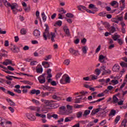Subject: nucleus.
Segmentation results:
<instances>
[{
    "instance_id": "f257e3e1",
    "label": "nucleus",
    "mask_w": 127,
    "mask_h": 127,
    "mask_svg": "<svg viewBox=\"0 0 127 127\" xmlns=\"http://www.w3.org/2000/svg\"><path fill=\"white\" fill-rule=\"evenodd\" d=\"M2 3H4V5L6 7L8 6L11 7V9L14 14H16L18 11H22V9L16 3L10 4L6 0H0V6H2Z\"/></svg>"
},
{
    "instance_id": "f03ea898",
    "label": "nucleus",
    "mask_w": 127,
    "mask_h": 127,
    "mask_svg": "<svg viewBox=\"0 0 127 127\" xmlns=\"http://www.w3.org/2000/svg\"><path fill=\"white\" fill-rule=\"evenodd\" d=\"M43 37L45 40H47V37H51L52 42H55L54 38L56 37V35H55V33L53 32H51V33H50L49 31H48V27H47L44 32Z\"/></svg>"
},
{
    "instance_id": "7ed1b4c3",
    "label": "nucleus",
    "mask_w": 127,
    "mask_h": 127,
    "mask_svg": "<svg viewBox=\"0 0 127 127\" xmlns=\"http://www.w3.org/2000/svg\"><path fill=\"white\" fill-rule=\"evenodd\" d=\"M41 101L42 103L45 104L46 109H51V107L53 106L52 104L53 101H49L43 99H41Z\"/></svg>"
},
{
    "instance_id": "20e7f679",
    "label": "nucleus",
    "mask_w": 127,
    "mask_h": 127,
    "mask_svg": "<svg viewBox=\"0 0 127 127\" xmlns=\"http://www.w3.org/2000/svg\"><path fill=\"white\" fill-rule=\"evenodd\" d=\"M61 84H65V83H70V77L67 74L63 76L62 79L60 81Z\"/></svg>"
},
{
    "instance_id": "39448f33",
    "label": "nucleus",
    "mask_w": 127,
    "mask_h": 127,
    "mask_svg": "<svg viewBox=\"0 0 127 127\" xmlns=\"http://www.w3.org/2000/svg\"><path fill=\"white\" fill-rule=\"evenodd\" d=\"M12 123L10 121L6 120V119L3 120V121L0 123L1 127H4V125H12Z\"/></svg>"
},
{
    "instance_id": "423d86ee",
    "label": "nucleus",
    "mask_w": 127,
    "mask_h": 127,
    "mask_svg": "<svg viewBox=\"0 0 127 127\" xmlns=\"http://www.w3.org/2000/svg\"><path fill=\"white\" fill-rule=\"evenodd\" d=\"M69 51L71 54H72V55H74V56H77L78 55V54L79 53V51L75 50L72 48H70L69 49Z\"/></svg>"
},
{
    "instance_id": "0eeeda50",
    "label": "nucleus",
    "mask_w": 127,
    "mask_h": 127,
    "mask_svg": "<svg viewBox=\"0 0 127 127\" xmlns=\"http://www.w3.org/2000/svg\"><path fill=\"white\" fill-rule=\"evenodd\" d=\"M124 19L123 17H118L117 18H114L112 19L113 22H115V23H119V21H122Z\"/></svg>"
},
{
    "instance_id": "6e6552de",
    "label": "nucleus",
    "mask_w": 127,
    "mask_h": 127,
    "mask_svg": "<svg viewBox=\"0 0 127 127\" xmlns=\"http://www.w3.org/2000/svg\"><path fill=\"white\" fill-rule=\"evenodd\" d=\"M27 117L28 119V120H30V121H34L36 120L35 116H34L33 115L30 114V113H28L27 114Z\"/></svg>"
},
{
    "instance_id": "1a4fd4ad",
    "label": "nucleus",
    "mask_w": 127,
    "mask_h": 127,
    "mask_svg": "<svg viewBox=\"0 0 127 127\" xmlns=\"http://www.w3.org/2000/svg\"><path fill=\"white\" fill-rule=\"evenodd\" d=\"M110 4L111 6H113V7H115V8L119 7V2L116 0L112 1L110 3Z\"/></svg>"
},
{
    "instance_id": "9d476101",
    "label": "nucleus",
    "mask_w": 127,
    "mask_h": 127,
    "mask_svg": "<svg viewBox=\"0 0 127 127\" xmlns=\"http://www.w3.org/2000/svg\"><path fill=\"white\" fill-rule=\"evenodd\" d=\"M30 110L31 111H36L38 113H40V108L38 107L30 106L29 107Z\"/></svg>"
},
{
    "instance_id": "9b49d317",
    "label": "nucleus",
    "mask_w": 127,
    "mask_h": 127,
    "mask_svg": "<svg viewBox=\"0 0 127 127\" xmlns=\"http://www.w3.org/2000/svg\"><path fill=\"white\" fill-rule=\"evenodd\" d=\"M112 70L114 72H119L120 71V65L119 64H115L113 66Z\"/></svg>"
},
{
    "instance_id": "f8f14e48",
    "label": "nucleus",
    "mask_w": 127,
    "mask_h": 127,
    "mask_svg": "<svg viewBox=\"0 0 127 127\" xmlns=\"http://www.w3.org/2000/svg\"><path fill=\"white\" fill-rule=\"evenodd\" d=\"M34 35L36 38H38L40 36V31L38 29L34 31Z\"/></svg>"
},
{
    "instance_id": "ddd939ff",
    "label": "nucleus",
    "mask_w": 127,
    "mask_h": 127,
    "mask_svg": "<svg viewBox=\"0 0 127 127\" xmlns=\"http://www.w3.org/2000/svg\"><path fill=\"white\" fill-rule=\"evenodd\" d=\"M11 64H12V61L10 60L6 59L4 62H3V65H5V66L10 65Z\"/></svg>"
},
{
    "instance_id": "4468645a",
    "label": "nucleus",
    "mask_w": 127,
    "mask_h": 127,
    "mask_svg": "<svg viewBox=\"0 0 127 127\" xmlns=\"http://www.w3.org/2000/svg\"><path fill=\"white\" fill-rule=\"evenodd\" d=\"M50 63L48 62H43L42 63V65L44 67V68H49L50 67Z\"/></svg>"
},
{
    "instance_id": "2eb2a0df",
    "label": "nucleus",
    "mask_w": 127,
    "mask_h": 127,
    "mask_svg": "<svg viewBox=\"0 0 127 127\" xmlns=\"http://www.w3.org/2000/svg\"><path fill=\"white\" fill-rule=\"evenodd\" d=\"M6 101L10 106H12L13 107H15V106H16L15 103L13 102V101H12L10 99H7Z\"/></svg>"
},
{
    "instance_id": "dca6fc26",
    "label": "nucleus",
    "mask_w": 127,
    "mask_h": 127,
    "mask_svg": "<svg viewBox=\"0 0 127 127\" xmlns=\"http://www.w3.org/2000/svg\"><path fill=\"white\" fill-rule=\"evenodd\" d=\"M36 72L37 73H39L40 74H41V73L43 72V68L41 65H39V67L36 68Z\"/></svg>"
},
{
    "instance_id": "f3484780",
    "label": "nucleus",
    "mask_w": 127,
    "mask_h": 127,
    "mask_svg": "<svg viewBox=\"0 0 127 127\" xmlns=\"http://www.w3.org/2000/svg\"><path fill=\"white\" fill-rule=\"evenodd\" d=\"M106 58L105 56H104L103 55H101L99 57V62L101 63H104L105 62V59Z\"/></svg>"
},
{
    "instance_id": "a211bd4d",
    "label": "nucleus",
    "mask_w": 127,
    "mask_h": 127,
    "mask_svg": "<svg viewBox=\"0 0 127 127\" xmlns=\"http://www.w3.org/2000/svg\"><path fill=\"white\" fill-rule=\"evenodd\" d=\"M38 80L41 84H44V82L46 81L45 77H41L40 76H39V77H38Z\"/></svg>"
},
{
    "instance_id": "6ab92c4d",
    "label": "nucleus",
    "mask_w": 127,
    "mask_h": 127,
    "mask_svg": "<svg viewBox=\"0 0 127 127\" xmlns=\"http://www.w3.org/2000/svg\"><path fill=\"white\" fill-rule=\"evenodd\" d=\"M66 108L68 110L67 114H72V109H73V107L71 106H70L69 105H66Z\"/></svg>"
},
{
    "instance_id": "aec40b11",
    "label": "nucleus",
    "mask_w": 127,
    "mask_h": 127,
    "mask_svg": "<svg viewBox=\"0 0 127 127\" xmlns=\"http://www.w3.org/2000/svg\"><path fill=\"white\" fill-rule=\"evenodd\" d=\"M64 30L65 34H66V35H69L70 34V30L68 29V27L67 26L64 27Z\"/></svg>"
},
{
    "instance_id": "412c9836",
    "label": "nucleus",
    "mask_w": 127,
    "mask_h": 127,
    "mask_svg": "<svg viewBox=\"0 0 127 127\" xmlns=\"http://www.w3.org/2000/svg\"><path fill=\"white\" fill-rule=\"evenodd\" d=\"M88 48L87 46H83L82 48V51L83 54H87V52L88 51Z\"/></svg>"
},
{
    "instance_id": "4be33fe9",
    "label": "nucleus",
    "mask_w": 127,
    "mask_h": 127,
    "mask_svg": "<svg viewBox=\"0 0 127 127\" xmlns=\"http://www.w3.org/2000/svg\"><path fill=\"white\" fill-rule=\"evenodd\" d=\"M78 9L81 11H83L84 10H86L87 8L85 6L80 5L79 6H78Z\"/></svg>"
},
{
    "instance_id": "5701e85b",
    "label": "nucleus",
    "mask_w": 127,
    "mask_h": 127,
    "mask_svg": "<svg viewBox=\"0 0 127 127\" xmlns=\"http://www.w3.org/2000/svg\"><path fill=\"white\" fill-rule=\"evenodd\" d=\"M20 33L22 35H25L27 33V30L25 28H22L20 30Z\"/></svg>"
},
{
    "instance_id": "b1692460",
    "label": "nucleus",
    "mask_w": 127,
    "mask_h": 127,
    "mask_svg": "<svg viewBox=\"0 0 127 127\" xmlns=\"http://www.w3.org/2000/svg\"><path fill=\"white\" fill-rule=\"evenodd\" d=\"M116 110H112L109 115V117H114V116H116Z\"/></svg>"
},
{
    "instance_id": "393cba45",
    "label": "nucleus",
    "mask_w": 127,
    "mask_h": 127,
    "mask_svg": "<svg viewBox=\"0 0 127 127\" xmlns=\"http://www.w3.org/2000/svg\"><path fill=\"white\" fill-rule=\"evenodd\" d=\"M113 100L114 104H117V103H119V98L116 96H113Z\"/></svg>"
},
{
    "instance_id": "a878e982",
    "label": "nucleus",
    "mask_w": 127,
    "mask_h": 127,
    "mask_svg": "<svg viewBox=\"0 0 127 127\" xmlns=\"http://www.w3.org/2000/svg\"><path fill=\"white\" fill-rule=\"evenodd\" d=\"M82 116H83V112L81 111H79L76 113V117L78 119H80V118H82Z\"/></svg>"
},
{
    "instance_id": "bb28decb",
    "label": "nucleus",
    "mask_w": 127,
    "mask_h": 127,
    "mask_svg": "<svg viewBox=\"0 0 127 127\" xmlns=\"http://www.w3.org/2000/svg\"><path fill=\"white\" fill-rule=\"evenodd\" d=\"M110 33H114L116 31V27L114 26H112L110 28Z\"/></svg>"
},
{
    "instance_id": "cd10ccee",
    "label": "nucleus",
    "mask_w": 127,
    "mask_h": 127,
    "mask_svg": "<svg viewBox=\"0 0 127 127\" xmlns=\"http://www.w3.org/2000/svg\"><path fill=\"white\" fill-rule=\"evenodd\" d=\"M127 119H124L122 121L121 125L122 127H127Z\"/></svg>"
},
{
    "instance_id": "c85d7f7f",
    "label": "nucleus",
    "mask_w": 127,
    "mask_h": 127,
    "mask_svg": "<svg viewBox=\"0 0 127 127\" xmlns=\"http://www.w3.org/2000/svg\"><path fill=\"white\" fill-rule=\"evenodd\" d=\"M120 65L123 68H127V63L122 62L120 63Z\"/></svg>"
},
{
    "instance_id": "c756f323",
    "label": "nucleus",
    "mask_w": 127,
    "mask_h": 127,
    "mask_svg": "<svg viewBox=\"0 0 127 127\" xmlns=\"http://www.w3.org/2000/svg\"><path fill=\"white\" fill-rule=\"evenodd\" d=\"M41 15L43 18V21H46V18H47V17H46V15H45V13H44V12H42Z\"/></svg>"
},
{
    "instance_id": "7c9ffc66",
    "label": "nucleus",
    "mask_w": 127,
    "mask_h": 127,
    "mask_svg": "<svg viewBox=\"0 0 127 127\" xmlns=\"http://www.w3.org/2000/svg\"><path fill=\"white\" fill-rule=\"evenodd\" d=\"M6 94H8V95H10V96H12V97H13L15 94L13 93V92L9 91V90H7L5 91Z\"/></svg>"
},
{
    "instance_id": "2f4dec72",
    "label": "nucleus",
    "mask_w": 127,
    "mask_h": 127,
    "mask_svg": "<svg viewBox=\"0 0 127 127\" xmlns=\"http://www.w3.org/2000/svg\"><path fill=\"white\" fill-rule=\"evenodd\" d=\"M32 102L34 103V104H35L37 106H39V105H40L39 101L38 100H36V99H32Z\"/></svg>"
},
{
    "instance_id": "473e14b6",
    "label": "nucleus",
    "mask_w": 127,
    "mask_h": 127,
    "mask_svg": "<svg viewBox=\"0 0 127 127\" xmlns=\"http://www.w3.org/2000/svg\"><path fill=\"white\" fill-rule=\"evenodd\" d=\"M90 112H91V111L90 110H85L83 114V117H86V116H88Z\"/></svg>"
},
{
    "instance_id": "72a5a7b5",
    "label": "nucleus",
    "mask_w": 127,
    "mask_h": 127,
    "mask_svg": "<svg viewBox=\"0 0 127 127\" xmlns=\"http://www.w3.org/2000/svg\"><path fill=\"white\" fill-rule=\"evenodd\" d=\"M73 107H74V108H75V109H81V108L83 107V105H82L74 104Z\"/></svg>"
},
{
    "instance_id": "f704fd0d",
    "label": "nucleus",
    "mask_w": 127,
    "mask_h": 127,
    "mask_svg": "<svg viewBox=\"0 0 127 127\" xmlns=\"http://www.w3.org/2000/svg\"><path fill=\"white\" fill-rule=\"evenodd\" d=\"M56 25H58L59 26H61L62 25V21L58 20V21H57L55 24V26H56Z\"/></svg>"
},
{
    "instance_id": "c9c22d12",
    "label": "nucleus",
    "mask_w": 127,
    "mask_h": 127,
    "mask_svg": "<svg viewBox=\"0 0 127 127\" xmlns=\"http://www.w3.org/2000/svg\"><path fill=\"white\" fill-rule=\"evenodd\" d=\"M99 16H107V12L103 11L99 13Z\"/></svg>"
},
{
    "instance_id": "e433bc0d",
    "label": "nucleus",
    "mask_w": 127,
    "mask_h": 127,
    "mask_svg": "<svg viewBox=\"0 0 127 127\" xmlns=\"http://www.w3.org/2000/svg\"><path fill=\"white\" fill-rule=\"evenodd\" d=\"M120 120H121V116H117L115 119V124H118L119 123Z\"/></svg>"
},
{
    "instance_id": "4c0bfd02",
    "label": "nucleus",
    "mask_w": 127,
    "mask_h": 127,
    "mask_svg": "<svg viewBox=\"0 0 127 127\" xmlns=\"http://www.w3.org/2000/svg\"><path fill=\"white\" fill-rule=\"evenodd\" d=\"M106 74H111V70H110V69L104 70L103 72V75H106Z\"/></svg>"
},
{
    "instance_id": "58836bf2",
    "label": "nucleus",
    "mask_w": 127,
    "mask_h": 127,
    "mask_svg": "<svg viewBox=\"0 0 127 127\" xmlns=\"http://www.w3.org/2000/svg\"><path fill=\"white\" fill-rule=\"evenodd\" d=\"M107 124V120H104L100 123H99V126H105Z\"/></svg>"
},
{
    "instance_id": "ea45409f",
    "label": "nucleus",
    "mask_w": 127,
    "mask_h": 127,
    "mask_svg": "<svg viewBox=\"0 0 127 127\" xmlns=\"http://www.w3.org/2000/svg\"><path fill=\"white\" fill-rule=\"evenodd\" d=\"M17 49H18V48H16L15 46H14V47L11 49V50L12 51V52L15 53L17 52Z\"/></svg>"
},
{
    "instance_id": "a19ab883",
    "label": "nucleus",
    "mask_w": 127,
    "mask_h": 127,
    "mask_svg": "<svg viewBox=\"0 0 127 127\" xmlns=\"http://www.w3.org/2000/svg\"><path fill=\"white\" fill-rule=\"evenodd\" d=\"M112 38L115 40V41H116V40H118V38H120V35H115L113 36Z\"/></svg>"
},
{
    "instance_id": "79ce46f5",
    "label": "nucleus",
    "mask_w": 127,
    "mask_h": 127,
    "mask_svg": "<svg viewBox=\"0 0 127 127\" xmlns=\"http://www.w3.org/2000/svg\"><path fill=\"white\" fill-rule=\"evenodd\" d=\"M81 100H83V98L76 99L75 101V104H80Z\"/></svg>"
},
{
    "instance_id": "37998d69",
    "label": "nucleus",
    "mask_w": 127,
    "mask_h": 127,
    "mask_svg": "<svg viewBox=\"0 0 127 127\" xmlns=\"http://www.w3.org/2000/svg\"><path fill=\"white\" fill-rule=\"evenodd\" d=\"M90 78H91L92 80H97V79H98V76L95 75H91L90 76Z\"/></svg>"
},
{
    "instance_id": "c03bdc74",
    "label": "nucleus",
    "mask_w": 127,
    "mask_h": 127,
    "mask_svg": "<svg viewBox=\"0 0 127 127\" xmlns=\"http://www.w3.org/2000/svg\"><path fill=\"white\" fill-rule=\"evenodd\" d=\"M53 99H54V100H57L58 101H60V100L61 99L60 97H58L55 95H53Z\"/></svg>"
},
{
    "instance_id": "a18cd8bd",
    "label": "nucleus",
    "mask_w": 127,
    "mask_h": 127,
    "mask_svg": "<svg viewBox=\"0 0 127 127\" xmlns=\"http://www.w3.org/2000/svg\"><path fill=\"white\" fill-rule=\"evenodd\" d=\"M95 73L97 75V76H99V75H100V74H101V70H100L99 68L96 69Z\"/></svg>"
},
{
    "instance_id": "49530a36",
    "label": "nucleus",
    "mask_w": 127,
    "mask_h": 127,
    "mask_svg": "<svg viewBox=\"0 0 127 127\" xmlns=\"http://www.w3.org/2000/svg\"><path fill=\"white\" fill-rule=\"evenodd\" d=\"M112 84H114V85H117V84H119V81L118 80H112L111 81Z\"/></svg>"
},
{
    "instance_id": "de8ad7c7",
    "label": "nucleus",
    "mask_w": 127,
    "mask_h": 127,
    "mask_svg": "<svg viewBox=\"0 0 127 127\" xmlns=\"http://www.w3.org/2000/svg\"><path fill=\"white\" fill-rule=\"evenodd\" d=\"M50 59H51V56L49 55L46 56L44 59V60H45V61H48V60H50Z\"/></svg>"
},
{
    "instance_id": "09e8293b",
    "label": "nucleus",
    "mask_w": 127,
    "mask_h": 127,
    "mask_svg": "<svg viewBox=\"0 0 127 127\" xmlns=\"http://www.w3.org/2000/svg\"><path fill=\"white\" fill-rule=\"evenodd\" d=\"M44 53V51H43V49L40 50L39 51V55L40 56H41V55H43Z\"/></svg>"
},
{
    "instance_id": "8fccbe9b",
    "label": "nucleus",
    "mask_w": 127,
    "mask_h": 127,
    "mask_svg": "<svg viewBox=\"0 0 127 127\" xmlns=\"http://www.w3.org/2000/svg\"><path fill=\"white\" fill-rule=\"evenodd\" d=\"M89 8H96V6L94 4H90L89 5Z\"/></svg>"
},
{
    "instance_id": "3c124183",
    "label": "nucleus",
    "mask_w": 127,
    "mask_h": 127,
    "mask_svg": "<svg viewBox=\"0 0 127 127\" xmlns=\"http://www.w3.org/2000/svg\"><path fill=\"white\" fill-rule=\"evenodd\" d=\"M118 43L120 44V45H122L123 43H124V42L123 41V40L121 39H119L117 40Z\"/></svg>"
},
{
    "instance_id": "603ef678",
    "label": "nucleus",
    "mask_w": 127,
    "mask_h": 127,
    "mask_svg": "<svg viewBox=\"0 0 127 127\" xmlns=\"http://www.w3.org/2000/svg\"><path fill=\"white\" fill-rule=\"evenodd\" d=\"M66 16H67V17H69V18H72V17H73V15H72V13H67L66 14Z\"/></svg>"
},
{
    "instance_id": "864d4df0",
    "label": "nucleus",
    "mask_w": 127,
    "mask_h": 127,
    "mask_svg": "<svg viewBox=\"0 0 127 127\" xmlns=\"http://www.w3.org/2000/svg\"><path fill=\"white\" fill-rule=\"evenodd\" d=\"M64 63L65 65H69V64H70V61L68 60H65Z\"/></svg>"
},
{
    "instance_id": "5fc2aeb1",
    "label": "nucleus",
    "mask_w": 127,
    "mask_h": 127,
    "mask_svg": "<svg viewBox=\"0 0 127 127\" xmlns=\"http://www.w3.org/2000/svg\"><path fill=\"white\" fill-rule=\"evenodd\" d=\"M120 3L122 6H125V0H121L120 1Z\"/></svg>"
},
{
    "instance_id": "6e6d98bb",
    "label": "nucleus",
    "mask_w": 127,
    "mask_h": 127,
    "mask_svg": "<svg viewBox=\"0 0 127 127\" xmlns=\"http://www.w3.org/2000/svg\"><path fill=\"white\" fill-rule=\"evenodd\" d=\"M100 50H101V45L98 46V47H97V48L95 51V52L96 53H99V52L100 51Z\"/></svg>"
},
{
    "instance_id": "4d7b16f0",
    "label": "nucleus",
    "mask_w": 127,
    "mask_h": 127,
    "mask_svg": "<svg viewBox=\"0 0 127 127\" xmlns=\"http://www.w3.org/2000/svg\"><path fill=\"white\" fill-rule=\"evenodd\" d=\"M61 76H62V73L60 72L58 73L57 75H56V78L57 79H59V78H60L61 77Z\"/></svg>"
},
{
    "instance_id": "13d9d810",
    "label": "nucleus",
    "mask_w": 127,
    "mask_h": 127,
    "mask_svg": "<svg viewBox=\"0 0 127 127\" xmlns=\"http://www.w3.org/2000/svg\"><path fill=\"white\" fill-rule=\"evenodd\" d=\"M7 69L8 70H10V71H14V68H13V67H12L10 65H8L7 66Z\"/></svg>"
},
{
    "instance_id": "bf43d9fd",
    "label": "nucleus",
    "mask_w": 127,
    "mask_h": 127,
    "mask_svg": "<svg viewBox=\"0 0 127 127\" xmlns=\"http://www.w3.org/2000/svg\"><path fill=\"white\" fill-rule=\"evenodd\" d=\"M52 117L54 119H55V120H57L58 119V115L57 114H53L52 115Z\"/></svg>"
},
{
    "instance_id": "052dcab7",
    "label": "nucleus",
    "mask_w": 127,
    "mask_h": 127,
    "mask_svg": "<svg viewBox=\"0 0 127 127\" xmlns=\"http://www.w3.org/2000/svg\"><path fill=\"white\" fill-rule=\"evenodd\" d=\"M36 63H37V62L36 61H31L30 63V65L31 66H34V65H36Z\"/></svg>"
},
{
    "instance_id": "680f3d73",
    "label": "nucleus",
    "mask_w": 127,
    "mask_h": 127,
    "mask_svg": "<svg viewBox=\"0 0 127 127\" xmlns=\"http://www.w3.org/2000/svg\"><path fill=\"white\" fill-rule=\"evenodd\" d=\"M68 122H71V120L70 119L69 117H67L64 120L65 123H68Z\"/></svg>"
},
{
    "instance_id": "e2e57ef3",
    "label": "nucleus",
    "mask_w": 127,
    "mask_h": 127,
    "mask_svg": "<svg viewBox=\"0 0 127 127\" xmlns=\"http://www.w3.org/2000/svg\"><path fill=\"white\" fill-rule=\"evenodd\" d=\"M14 91L15 92V93H17L18 94H20L21 93V90L20 89H14Z\"/></svg>"
},
{
    "instance_id": "0e129e2a",
    "label": "nucleus",
    "mask_w": 127,
    "mask_h": 127,
    "mask_svg": "<svg viewBox=\"0 0 127 127\" xmlns=\"http://www.w3.org/2000/svg\"><path fill=\"white\" fill-rule=\"evenodd\" d=\"M100 70L105 71V70H106V66H105V65L104 64H103V65L100 68Z\"/></svg>"
},
{
    "instance_id": "69168bd1",
    "label": "nucleus",
    "mask_w": 127,
    "mask_h": 127,
    "mask_svg": "<svg viewBox=\"0 0 127 127\" xmlns=\"http://www.w3.org/2000/svg\"><path fill=\"white\" fill-rule=\"evenodd\" d=\"M80 42V39H76L74 40V43L75 44H79V43Z\"/></svg>"
},
{
    "instance_id": "338daca9",
    "label": "nucleus",
    "mask_w": 127,
    "mask_h": 127,
    "mask_svg": "<svg viewBox=\"0 0 127 127\" xmlns=\"http://www.w3.org/2000/svg\"><path fill=\"white\" fill-rule=\"evenodd\" d=\"M59 12H62V13H66V11H65L64 8H62L59 10Z\"/></svg>"
},
{
    "instance_id": "774afa93",
    "label": "nucleus",
    "mask_w": 127,
    "mask_h": 127,
    "mask_svg": "<svg viewBox=\"0 0 127 127\" xmlns=\"http://www.w3.org/2000/svg\"><path fill=\"white\" fill-rule=\"evenodd\" d=\"M51 84L52 86H56L57 85V83H56V81H53L51 82Z\"/></svg>"
}]
</instances>
